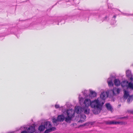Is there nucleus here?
I'll use <instances>...</instances> for the list:
<instances>
[{"mask_svg":"<svg viewBox=\"0 0 133 133\" xmlns=\"http://www.w3.org/2000/svg\"><path fill=\"white\" fill-rule=\"evenodd\" d=\"M120 91V90L119 88H114L112 90V92L114 94H115V92H116L117 94L119 93Z\"/></svg>","mask_w":133,"mask_h":133,"instance_id":"nucleus-16","label":"nucleus"},{"mask_svg":"<svg viewBox=\"0 0 133 133\" xmlns=\"http://www.w3.org/2000/svg\"><path fill=\"white\" fill-rule=\"evenodd\" d=\"M119 106H121V105H119Z\"/></svg>","mask_w":133,"mask_h":133,"instance_id":"nucleus-27","label":"nucleus"},{"mask_svg":"<svg viewBox=\"0 0 133 133\" xmlns=\"http://www.w3.org/2000/svg\"><path fill=\"white\" fill-rule=\"evenodd\" d=\"M133 99V95H131L129 96L127 100V102L129 103L130 102H131Z\"/></svg>","mask_w":133,"mask_h":133,"instance_id":"nucleus-15","label":"nucleus"},{"mask_svg":"<svg viewBox=\"0 0 133 133\" xmlns=\"http://www.w3.org/2000/svg\"><path fill=\"white\" fill-rule=\"evenodd\" d=\"M95 100L91 101L90 99H85L84 101V103L85 105V107H88L90 106L92 108L94 109L92 110L93 113L96 114H98L99 113L101 110H100V108L99 106L97 107V104L95 103Z\"/></svg>","mask_w":133,"mask_h":133,"instance_id":"nucleus-1","label":"nucleus"},{"mask_svg":"<svg viewBox=\"0 0 133 133\" xmlns=\"http://www.w3.org/2000/svg\"><path fill=\"white\" fill-rule=\"evenodd\" d=\"M58 121L63 122L64 119L65 120V117L63 115H61L58 116L57 117Z\"/></svg>","mask_w":133,"mask_h":133,"instance_id":"nucleus-9","label":"nucleus"},{"mask_svg":"<svg viewBox=\"0 0 133 133\" xmlns=\"http://www.w3.org/2000/svg\"><path fill=\"white\" fill-rule=\"evenodd\" d=\"M45 128L47 129L45 131V133H48L49 132H51L55 130L56 129L54 127H52V125H51L50 122L47 121L44 122L43 124Z\"/></svg>","mask_w":133,"mask_h":133,"instance_id":"nucleus-4","label":"nucleus"},{"mask_svg":"<svg viewBox=\"0 0 133 133\" xmlns=\"http://www.w3.org/2000/svg\"><path fill=\"white\" fill-rule=\"evenodd\" d=\"M108 85L109 87L113 86V84L112 82V81H108Z\"/></svg>","mask_w":133,"mask_h":133,"instance_id":"nucleus-20","label":"nucleus"},{"mask_svg":"<svg viewBox=\"0 0 133 133\" xmlns=\"http://www.w3.org/2000/svg\"><path fill=\"white\" fill-rule=\"evenodd\" d=\"M45 128V127L43 124V125L42 123L41 125L39 127L38 129L39 131H41L44 130Z\"/></svg>","mask_w":133,"mask_h":133,"instance_id":"nucleus-17","label":"nucleus"},{"mask_svg":"<svg viewBox=\"0 0 133 133\" xmlns=\"http://www.w3.org/2000/svg\"><path fill=\"white\" fill-rule=\"evenodd\" d=\"M35 130V126L34 125L30 126L27 129L28 133H34Z\"/></svg>","mask_w":133,"mask_h":133,"instance_id":"nucleus-6","label":"nucleus"},{"mask_svg":"<svg viewBox=\"0 0 133 133\" xmlns=\"http://www.w3.org/2000/svg\"><path fill=\"white\" fill-rule=\"evenodd\" d=\"M75 111L77 114H80L82 112V108L79 106L75 107Z\"/></svg>","mask_w":133,"mask_h":133,"instance_id":"nucleus-7","label":"nucleus"},{"mask_svg":"<svg viewBox=\"0 0 133 133\" xmlns=\"http://www.w3.org/2000/svg\"><path fill=\"white\" fill-rule=\"evenodd\" d=\"M86 118V116L84 114L81 115L80 117V120L79 121V122L82 123V122L84 121Z\"/></svg>","mask_w":133,"mask_h":133,"instance_id":"nucleus-12","label":"nucleus"},{"mask_svg":"<svg viewBox=\"0 0 133 133\" xmlns=\"http://www.w3.org/2000/svg\"><path fill=\"white\" fill-rule=\"evenodd\" d=\"M106 107L107 109L111 111L112 110V108L110 104L109 103H107L106 104Z\"/></svg>","mask_w":133,"mask_h":133,"instance_id":"nucleus-13","label":"nucleus"},{"mask_svg":"<svg viewBox=\"0 0 133 133\" xmlns=\"http://www.w3.org/2000/svg\"><path fill=\"white\" fill-rule=\"evenodd\" d=\"M84 99L82 97H81L79 99V101L80 102H81L83 101Z\"/></svg>","mask_w":133,"mask_h":133,"instance_id":"nucleus-22","label":"nucleus"},{"mask_svg":"<svg viewBox=\"0 0 133 133\" xmlns=\"http://www.w3.org/2000/svg\"><path fill=\"white\" fill-rule=\"evenodd\" d=\"M90 94H91V97H94L96 96L97 94L96 92L93 91H90Z\"/></svg>","mask_w":133,"mask_h":133,"instance_id":"nucleus-18","label":"nucleus"},{"mask_svg":"<svg viewBox=\"0 0 133 133\" xmlns=\"http://www.w3.org/2000/svg\"><path fill=\"white\" fill-rule=\"evenodd\" d=\"M55 108L57 109L59 108V106L58 104H56L55 105Z\"/></svg>","mask_w":133,"mask_h":133,"instance_id":"nucleus-21","label":"nucleus"},{"mask_svg":"<svg viewBox=\"0 0 133 133\" xmlns=\"http://www.w3.org/2000/svg\"><path fill=\"white\" fill-rule=\"evenodd\" d=\"M129 96V92L126 90H124V94L123 96L124 98L125 99H127Z\"/></svg>","mask_w":133,"mask_h":133,"instance_id":"nucleus-11","label":"nucleus"},{"mask_svg":"<svg viewBox=\"0 0 133 133\" xmlns=\"http://www.w3.org/2000/svg\"><path fill=\"white\" fill-rule=\"evenodd\" d=\"M114 84L116 86H118L120 85L121 82L119 79H115L114 81Z\"/></svg>","mask_w":133,"mask_h":133,"instance_id":"nucleus-14","label":"nucleus"},{"mask_svg":"<svg viewBox=\"0 0 133 133\" xmlns=\"http://www.w3.org/2000/svg\"><path fill=\"white\" fill-rule=\"evenodd\" d=\"M90 110L88 108V107H85L82 108V112H84L87 114H89V113Z\"/></svg>","mask_w":133,"mask_h":133,"instance_id":"nucleus-8","label":"nucleus"},{"mask_svg":"<svg viewBox=\"0 0 133 133\" xmlns=\"http://www.w3.org/2000/svg\"><path fill=\"white\" fill-rule=\"evenodd\" d=\"M21 133H28V132L25 131H23L21 132Z\"/></svg>","mask_w":133,"mask_h":133,"instance_id":"nucleus-23","label":"nucleus"},{"mask_svg":"<svg viewBox=\"0 0 133 133\" xmlns=\"http://www.w3.org/2000/svg\"><path fill=\"white\" fill-rule=\"evenodd\" d=\"M130 113H131V114H133V110L132 111H131L130 112Z\"/></svg>","mask_w":133,"mask_h":133,"instance_id":"nucleus-24","label":"nucleus"},{"mask_svg":"<svg viewBox=\"0 0 133 133\" xmlns=\"http://www.w3.org/2000/svg\"><path fill=\"white\" fill-rule=\"evenodd\" d=\"M123 122H117L114 121H111L109 122V124H123Z\"/></svg>","mask_w":133,"mask_h":133,"instance_id":"nucleus-10","label":"nucleus"},{"mask_svg":"<svg viewBox=\"0 0 133 133\" xmlns=\"http://www.w3.org/2000/svg\"><path fill=\"white\" fill-rule=\"evenodd\" d=\"M58 121V118H57V119H56L55 118H54L52 119V122L54 124L57 123Z\"/></svg>","mask_w":133,"mask_h":133,"instance_id":"nucleus-19","label":"nucleus"},{"mask_svg":"<svg viewBox=\"0 0 133 133\" xmlns=\"http://www.w3.org/2000/svg\"><path fill=\"white\" fill-rule=\"evenodd\" d=\"M125 86H127V84H128V87L132 89H133V85L131 83H128V81H124L123 83H122L121 85L122 87H124L125 86Z\"/></svg>","mask_w":133,"mask_h":133,"instance_id":"nucleus-5","label":"nucleus"},{"mask_svg":"<svg viewBox=\"0 0 133 133\" xmlns=\"http://www.w3.org/2000/svg\"><path fill=\"white\" fill-rule=\"evenodd\" d=\"M108 95L106 92H103L100 95V97L96 99L95 103L97 104V107L99 106L100 110H102V106L105 102V99L108 97Z\"/></svg>","mask_w":133,"mask_h":133,"instance_id":"nucleus-2","label":"nucleus"},{"mask_svg":"<svg viewBox=\"0 0 133 133\" xmlns=\"http://www.w3.org/2000/svg\"><path fill=\"white\" fill-rule=\"evenodd\" d=\"M113 17L115 18L116 17V16L115 15H114L113 16Z\"/></svg>","mask_w":133,"mask_h":133,"instance_id":"nucleus-25","label":"nucleus"},{"mask_svg":"<svg viewBox=\"0 0 133 133\" xmlns=\"http://www.w3.org/2000/svg\"><path fill=\"white\" fill-rule=\"evenodd\" d=\"M107 18V16H106V17H105V18Z\"/></svg>","mask_w":133,"mask_h":133,"instance_id":"nucleus-26","label":"nucleus"},{"mask_svg":"<svg viewBox=\"0 0 133 133\" xmlns=\"http://www.w3.org/2000/svg\"><path fill=\"white\" fill-rule=\"evenodd\" d=\"M67 117L65 118V121L70 123L71 119L74 117L75 111L72 109L67 110L66 112Z\"/></svg>","mask_w":133,"mask_h":133,"instance_id":"nucleus-3","label":"nucleus"}]
</instances>
